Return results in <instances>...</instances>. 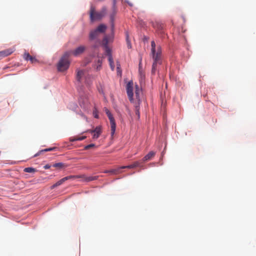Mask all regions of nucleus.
Wrapping results in <instances>:
<instances>
[{"instance_id": "f03ea898", "label": "nucleus", "mask_w": 256, "mask_h": 256, "mask_svg": "<svg viewBox=\"0 0 256 256\" xmlns=\"http://www.w3.org/2000/svg\"><path fill=\"white\" fill-rule=\"evenodd\" d=\"M151 54L154 61L152 66V73L154 74L156 70L158 65L162 64V60L160 46H157L156 52L151 53Z\"/></svg>"}, {"instance_id": "72a5a7b5", "label": "nucleus", "mask_w": 256, "mask_h": 256, "mask_svg": "<svg viewBox=\"0 0 256 256\" xmlns=\"http://www.w3.org/2000/svg\"><path fill=\"white\" fill-rule=\"evenodd\" d=\"M136 114L138 115V116H140V112H139V107L136 106Z\"/></svg>"}, {"instance_id": "5701e85b", "label": "nucleus", "mask_w": 256, "mask_h": 256, "mask_svg": "<svg viewBox=\"0 0 256 256\" xmlns=\"http://www.w3.org/2000/svg\"><path fill=\"white\" fill-rule=\"evenodd\" d=\"M120 168L118 169H112L110 170H106L104 172V173H111L112 174H118L120 172Z\"/></svg>"}, {"instance_id": "6ab92c4d", "label": "nucleus", "mask_w": 256, "mask_h": 256, "mask_svg": "<svg viewBox=\"0 0 256 256\" xmlns=\"http://www.w3.org/2000/svg\"><path fill=\"white\" fill-rule=\"evenodd\" d=\"M106 26L103 24H101L98 26V27L96 30H98V32H104L106 30Z\"/></svg>"}, {"instance_id": "f704fd0d", "label": "nucleus", "mask_w": 256, "mask_h": 256, "mask_svg": "<svg viewBox=\"0 0 256 256\" xmlns=\"http://www.w3.org/2000/svg\"><path fill=\"white\" fill-rule=\"evenodd\" d=\"M50 167H51V165H50L49 164H46L44 166V169L46 170V169L50 168Z\"/></svg>"}, {"instance_id": "f8f14e48", "label": "nucleus", "mask_w": 256, "mask_h": 256, "mask_svg": "<svg viewBox=\"0 0 256 256\" xmlns=\"http://www.w3.org/2000/svg\"><path fill=\"white\" fill-rule=\"evenodd\" d=\"M142 164V162L136 161L134 162L132 164L126 166H122L120 168H133L138 166H141V164Z\"/></svg>"}, {"instance_id": "dca6fc26", "label": "nucleus", "mask_w": 256, "mask_h": 256, "mask_svg": "<svg viewBox=\"0 0 256 256\" xmlns=\"http://www.w3.org/2000/svg\"><path fill=\"white\" fill-rule=\"evenodd\" d=\"M13 52L12 49H7L0 52V58H4L5 56L10 55Z\"/></svg>"}, {"instance_id": "c756f323", "label": "nucleus", "mask_w": 256, "mask_h": 256, "mask_svg": "<svg viewBox=\"0 0 256 256\" xmlns=\"http://www.w3.org/2000/svg\"><path fill=\"white\" fill-rule=\"evenodd\" d=\"M94 146H95V144H91L86 146L84 147V150H88L90 148H93Z\"/></svg>"}, {"instance_id": "0eeeda50", "label": "nucleus", "mask_w": 256, "mask_h": 256, "mask_svg": "<svg viewBox=\"0 0 256 256\" xmlns=\"http://www.w3.org/2000/svg\"><path fill=\"white\" fill-rule=\"evenodd\" d=\"M117 12V7L116 6V0H113L112 6V12L110 14V20L111 22V27L113 30L114 28V16Z\"/></svg>"}, {"instance_id": "4be33fe9", "label": "nucleus", "mask_w": 256, "mask_h": 256, "mask_svg": "<svg viewBox=\"0 0 256 256\" xmlns=\"http://www.w3.org/2000/svg\"><path fill=\"white\" fill-rule=\"evenodd\" d=\"M108 38L107 37L104 38L102 40V44L104 45V47L106 53L107 48H110L108 46Z\"/></svg>"}, {"instance_id": "9d476101", "label": "nucleus", "mask_w": 256, "mask_h": 256, "mask_svg": "<svg viewBox=\"0 0 256 256\" xmlns=\"http://www.w3.org/2000/svg\"><path fill=\"white\" fill-rule=\"evenodd\" d=\"M106 55L108 56V60L111 70L113 71L114 70V64L112 54L110 48H107Z\"/></svg>"}, {"instance_id": "423d86ee", "label": "nucleus", "mask_w": 256, "mask_h": 256, "mask_svg": "<svg viewBox=\"0 0 256 256\" xmlns=\"http://www.w3.org/2000/svg\"><path fill=\"white\" fill-rule=\"evenodd\" d=\"M105 112L110 120V124L111 134L112 136H113L115 132L116 128V124L114 118L108 108H105Z\"/></svg>"}, {"instance_id": "20e7f679", "label": "nucleus", "mask_w": 256, "mask_h": 256, "mask_svg": "<svg viewBox=\"0 0 256 256\" xmlns=\"http://www.w3.org/2000/svg\"><path fill=\"white\" fill-rule=\"evenodd\" d=\"M82 78H85V82L88 86H90L92 82V76L88 74L87 72L84 70H78L77 71L76 76V80L80 82Z\"/></svg>"}, {"instance_id": "1a4fd4ad", "label": "nucleus", "mask_w": 256, "mask_h": 256, "mask_svg": "<svg viewBox=\"0 0 256 256\" xmlns=\"http://www.w3.org/2000/svg\"><path fill=\"white\" fill-rule=\"evenodd\" d=\"M86 50V47L83 46H80L76 48L74 50L70 51V55L73 54L74 56H77L82 54Z\"/></svg>"}, {"instance_id": "473e14b6", "label": "nucleus", "mask_w": 256, "mask_h": 256, "mask_svg": "<svg viewBox=\"0 0 256 256\" xmlns=\"http://www.w3.org/2000/svg\"><path fill=\"white\" fill-rule=\"evenodd\" d=\"M66 181V179H65V177L60 179V180H59L58 182H59V183L61 185L64 182H65Z\"/></svg>"}, {"instance_id": "412c9836", "label": "nucleus", "mask_w": 256, "mask_h": 256, "mask_svg": "<svg viewBox=\"0 0 256 256\" xmlns=\"http://www.w3.org/2000/svg\"><path fill=\"white\" fill-rule=\"evenodd\" d=\"M102 64V58H98L95 64L96 68V70H99L101 68Z\"/></svg>"}, {"instance_id": "6e6552de", "label": "nucleus", "mask_w": 256, "mask_h": 256, "mask_svg": "<svg viewBox=\"0 0 256 256\" xmlns=\"http://www.w3.org/2000/svg\"><path fill=\"white\" fill-rule=\"evenodd\" d=\"M133 82L132 81L129 82L126 87V92L130 102H132L134 100L133 98Z\"/></svg>"}, {"instance_id": "cd10ccee", "label": "nucleus", "mask_w": 256, "mask_h": 256, "mask_svg": "<svg viewBox=\"0 0 256 256\" xmlns=\"http://www.w3.org/2000/svg\"><path fill=\"white\" fill-rule=\"evenodd\" d=\"M80 104L82 106V104L83 105V106L84 107L85 106L87 105L88 104V100L87 98H86L84 100L83 102L82 101V98L80 100Z\"/></svg>"}, {"instance_id": "39448f33", "label": "nucleus", "mask_w": 256, "mask_h": 256, "mask_svg": "<svg viewBox=\"0 0 256 256\" xmlns=\"http://www.w3.org/2000/svg\"><path fill=\"white\" fill-rule=\"evenodd\" d=\"M98 176H88L84 174L76 175V176H68L65 177L66 180H74L75 178H81L82 182H89L97 180Z\"/></svg>"}, {"instance_id": "393cba45", "label": "nucleus", "mask_w": 256, "mask_h": 256, "mask_svg": "<svg viewBox=\"0 0 256 256\" xmlns=\"http://www.w3.org/2000/svg\"><path fill=\"white\" fill-rule=\"evenodd\" d=\"M116 70L118 75L121 76L122 72L120 68V63L118 62H116Z\"/></svg>"}, {"instance_id": "bb28decb", "label": "nucleus", "mask_w": 256, "mask_h": 256, "mask_svg": "<svg viewBox=\"0 0 256 256\" xmlns=\"http://www.w3.org/2000/svg\"><path fill=\"white\" fill-rule=\"evenodd\" d=\"M86 138V136H81V137H78V138H70V142H74V141H76V140H84Z\"/></svg>"}, {"instance_id": "7ed1b4c3", "label": "nucleus", "mask_w": 256, "mask_h": 256, "mask_svg": "<svg viewBox=\"0 0 256 256\" xmlns=\"http://www.w3.org/2000/svg\"><path fill=\"white\" fill-rule=\"evenodd\" d=\"M70 52H66L60 58L58 64L57 68L60 72H64L68 69L70 64L69 57Z\"/></svg>"}, {"instance_id": "f3484780", "label": "nucleus", "mask_w": 256, "mask_h": 256, "mask_svg": "<svg viewBox=\"0 0 256 256\" xmlns=\"http://www.w3.org/2000/svg\"><path fill=\"white\" fill-rule=\"evenodd\" d=\"M52 166L58 169H62L66 168L67 166V165L62 162H58L54 164Z\"/></svg>"}, {"instance_id": "c9c22d12", "label": "nucleus", "mask_w": 256, "mask_h": 256, "mask_svg": "<svg viewBox=\"0 0 256 256\" xmlns=\"http://www.w3.org/2000/svg\"><path fill=\"white\" fill-rule=\"evenodd\" d=\"M94 118H98V114L96 112H94Z\"/></svg>"}, {"instance_id": "4468645a", "label": "nucleus", "mask_w": 256, "mask_h": 256, "mask_svg": "<svg viewBox=\"0 0 256 256\" xmlns=\"http://www.w3.org/2000/svg\"><path fill=\"white\" fill-rule=\"evenodd\" d=\"M153 27L156 30L160 32H162L164 28V24L159 22H152Z\"/></svg>"}, {"instance_id": "a878e982", "label": "nucleus", "mask_w": 256, "mask_h": 256, "mask_svg": "<svg viewBox=\"0 0 256 256\" xmlns=\"http://www.w3.org/2000/svg\"><path fill=\"white\" fill-rule=\"evenodd\" d=\"M140 90L139 89L138 86L136 85V90H135V94H136V98L138 100V101H140L139 94H140Z\"/></svg>"}, {"instance_id": "f257e3e1", "label": "nucleus", "mask_w": 256, "mask_h": 256, "mask_svg": "<svg viewBox=\"0 0 256 256\" xmlns=\"http://www.w3.org/2000/svg\"><path fill=\"white\" fill-rule=\"evenodd\" d=\"M107 8L106 6L102 7L100 12L96 10L95 6L91 4L89 12L90 18L91 22L101 20L106 14Z\"/></svg>"}, {"instance_id": "a211bd4d", "label": "nucleus", "mask_w": 256, "mask_h": 256, "mask_svg": "<svg viewBox=\"0 0 256 256\" xmlns=\"http://www.w3.org/2000/svg\"><path fill=\"white\" fill-rule=\"evenodd\" d=\"M55 149H56V148L53 147V148H46V149L41 150L39 151L38 153L35 154L34 156V157H36V156H39L41 153H42L43 152H50V151H52V150H54Z\"/></svg>"}, {"instance_id": "2f4dec72", "label": "nucleus", "mask_w": 256, "mask_h": 256, "mask_svg": "<svg viewBox=\"0 0 256 256\" xmlns=\"http://www.w3.org/2000/svg\"><path fill=\"white\" fill-rule=\"evenodd\" d=\"M60 184L58 182H57L56 184H54L52 186H51V189H53L55 188H56V186H60Z\"/></svg>"}, {"instance_id": "b1692460", "label": "nucleus", "mask_w": 256, "mask_h": 256, "mask_svg": "<svg viewBox=\"0 0 256 256\" xmlns=\"http://www.w3.org/2000/svg\"><path fill=\"white\" fill-rule=\"evenodd\" d=\"M151 53L156 52L157 47H156L155 42L154 40L151 42Z\"/></svg>"}, {"instance_id": "c85d7f7f", "label": "nucleus", "mask_w": 256, "mask_h": 256, "mask_svg": "<svg viewBox=\"0 0 256 256\" xmlns=\"http://www.w3.org/2000/svg\"><path fill=\"white\" fill-rule=\"evenodd\" d=\"M24 171L26 172L32 173L35 172L36 170L34 168L28 167L25 168Z\"/></svg>"}, {"instance_id": "2eb2a0df", "label": "nucleus", "mask_w": 256, "mask_h": 256, "mask_svg": "<svg viewBox=\"0 0 256 256\" xmlns=\"http://www.w3.org/2000/svg\"><path fill=\"white\" fill-rule=\"evenodd\" d=\"M155 152L153 151L150 152L146 156L143 158L142 161V163L151 160L155 156Z\"/></svg>"}, {"instance_id": "9b49d317", "label": "nucleus", "mask_w": 256, "mask_h": 256, "mask_svg": "<svg viewBox=\"0 0 256 256\" xmlns=\"http://www.w3.org/2000/svg\"><path fill=\"white\" fill-rule=\"evenodd\" d=\"M88 132L94 134L93 138L97 139L102 133V130L100 126H96L94 130H88Z\"/></svg>"}, {"instance_id": "7c9ffc66", "label": "nucleus", "mask_w": 256, "mask_h": 256, "mask_svg": "<svg viewBox=\"0 0 256 256\" xmlns=\"http://www.w3.org/2000/svg\"><path fill=\"white\" fill-rule=\"evenodd\" d=\"M60 184L58 182H57L56 184H54L52 186H51V189H53L55 188H56V186H60Z\"/></svg>"}, {"instance_id": "aec40b11", "label": "nucleus", "mask_w": 256, "mask_h": 256, "mask_svg": "<svg viewBox=\"0 0 256 256\" xmlns=\"http://www.w3.org/2000/svg\"><path fill=\"white\" fill-rule=\"evenodd\" d=\"M98 30H95L93 31H92L90 34V40H94L98 36Z\"/></svg>"}, {"instance_id": "e433bc0d", "label": "nucleus", "mask_w": 256, "mask_h": 256, "mask_svg": "<svg viewBox=\"0 0 256 256\" xmlns=\"http://www.w3.org/2000/svg\"><path fill=\"white\" fill-rule=\"evenodd\" d=\"M98 91L100 93H103V91L102 90L98 89Z\"/></svg>"}, {"instance_id": "ddd939ff", "label": "nucleus", "mask_w": 256, "mask_h": 256, "mask_svg": "<svg viewBox=\"0 0 256 256\" xmlns=\"http://www.w3.org/2000/svg\"><path fill=\"white\" fill-rule=\"evenodd\" d=\"M24 58L26 60H30L32 64L37 62V60L35 57L30 56L28 53L25 52L24 54Z\"/></svg>"}]
</instances>
